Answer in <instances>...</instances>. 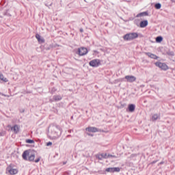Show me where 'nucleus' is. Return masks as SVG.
<instances>
[{
    "label": "nucleus",
    "instance_id": "obj_1",
    "mask_svg": "<svg viewBox=\"0 0 175 175\" xmlns=\"http://www.w3.org/2000/svg\"><path fill=\"white\" fill-rule=\"evenodd\" d=\"M62 132L61 131V129L57 126H52L51 129V137L52 139H58L61 135H62Z\"/></svg>",
    "mask_w": 175,
    "mask_h": 175
},
{
    "label": "nucleus",
    "instance_id": "obj_2",
    "mask_svg": "<svg viewBox=\"0 0 175 175\" xmlns=\"http://www.w3.org/2000/svg\"><path fill=\"white\" fill-rule=\"evenodd\" d=\"M23 159L25 161H34L35 159V153L31 150H26L23 154Z\"/></svg>",
    "mask_w": 175,
    "mask_h": 175
},
{
    "label": "nucleus",
    "instance_id": "obj_3",
    "mask_svg": "<svg viewBox=\"0 0 175 175\" xmlns=\"http://www.w3.org/2000/svg\"><path fill=\"white\" fill-rule=\"evenodd\" d=\"M139 38V34L136 32L129 33L123 36L124 40L126 42H131V40H135V39H137Z\"/></svg>",
    "mask_w": 175,
    "mask_h": 175
},
{
    "label": "nucleus",
    "instance_id": "obj_4",
    "mask_svg": "<svg viewBox=\"0 0 175 175\" xmlns=\"http://www.w3.org/2000/svg\"><path fill=\"white\" fill-rule=\"evenodd\" d=\"M155 65L156 66L161 69V70H167V69H169V66H167V65H166V64L165 63L157 62L155 63Z\"/></svg>",
    "mask_w": 175,
    "mask_h": 175
},
{
    "label": "nucleus",
    "instance_id": "obj_5",
    "mask_svg": "<svg viewBox=\"0 0 175 175\" xmlns=\"http://www.w3.org/2000/svg\"><path fill=\"white\" fill-rule=\"evenodd\" d=\"M89 65L93 68H98L100 65V60L98 59H93L90 62Z\"/></svg>",
    "mask_w": 175,
    "mask_h": 175
},
{
    "label": "nucleus",
    "instance_id": "obj_6",
    "mask_svg": "<svg viewBox=\"0 0 175 175\" xmlns=\"http://www.w3.org/2000/svg\"><path fill=\"white\" fill-rule=\"evenodd\" d=\"M7 173H9L10 174H17L18 173V170L14 167H13L12 165H9L7 167Z\"/></svg>",
    "mask_w": 175,
    "mask_h": 175
},
{
    "label": "nucleus",
    "instance_id": "obj_7",
    "mask_svg": "<svg viewBox=\"0 0 175 175\" xmlns=\"http://www.w3.org/2000/svg\"><path fill=\"white\" fill-rule=\"evenodd\" d=\"M124 79H126L128 83H133V81H136V77L133 75H126Z\"/></svg>",
    "mask_w": 175,
    "mask_h": 175
},
{
    "label": "nucleus",
    "instance_id": "obj_8",
    "mask_svg": "<svg viewBox=\"0 0 175 175\" xmlns=\"http://www.w3.org/2000/svg\"><path fill=\"white\" fill-rule=\"evenodd\" d=\"M87 53H88V50L85 47H81L78 49V54L79 55H85Z\"/></svg>",
    "mask_w": 175,
    "mask_h": 175
},
{
    "label": "nucleus",
    "instance_id": "obj_9",
    "mask_svg": "<svg viewBox=\"0 0 175 175\" xmlns=\"http://www.w3.org/2000/svg\"><path fill=\"white\" fill-rule=\"evenodd\" d=\"M120 170V167H109L106 169V172H108L109 173L118 172Z\"/></svg>",
    "mask_w": 175,
    "mask_h": 175
},
{
    "label": "nucleus",
    "instance_id": "obj_10",
    "mask_svg": "<svg viewBox=\"0 0 175 175\" xmlns=\"http://www.w3.org/2000/svg\"><path fill=\"white\" fill-rule=\"evenodd\" d=\"M146 55H148L149 58H152V59H158V56L157 55L151 53L150 52L145 53Z\"/></svg>",
    "mask_w": 175,
    "mask_h": 175
},
{
    "label": "nucleus",
    "instance_id": "obj_11",
    "mask_svg": "<svg viewBox=\"0 0 175 175\" xmlns=\"http://www.w3.org/2000/svg\"><path fill=\"white\" fill-rule=\"evenodd\" d=\"M85 130L87 132H92L93 133L98 132V129L96 127H88Z\"/></svg>",
    "mask_w": 175,
    "mask_h": 175
},
{
    "label": "nucleus",
    "instance_id": "obj_12",
    "mask_svg": "<svg viewBox=\"0 0 175 175\" xmlns=\"http://www.w3.org/2000/svg\"><path fill=\"white\" fill-rule=\"evenodd\" d=\"M36 38L39 43H44V38L39 34L36 35Z\"/></svg>",
    "mask_w": 175,
    "mask_h": 175
},
{
    "label": "nucleus",
    "instance_id": "obj_13",
    "mask_svg": "<svg viewBox=\"0 0 175 175\" xmlns=\"http://www.w3.org/2000/svg\"><path fill=\"white\" fill-rule=\"evenodd\" d=\"M11 129L15 133H18V132H20V126H18V125H14L13 127H12Z\"/></svg>",
    "mask_w": 175,
    "mask_h": 175
},
{
    "label": "nucleus",
    "instance_id": "obj_14",
    "mask_svg": "<svg viewBox=\"0 0 175 175\" xmlns=\"http://www.w3.org/2000/svg\"><path fill=\"white\" fill-rule=\"evenodd\" d=\"M148 25V21H143L140 23V27L141 28H146Z\"/></svg>",
    "mask_w": 175,
    "mask_h": 175
},
{
    "label": "nucleus",
    "instance_id": "obj_15",
    "mask_svg": "<svg viewBox=\"0 0 175 175\" xmlns=\"http://www.w3.org/2000/svg\"><path fill=\"white\" fill-rule=\"evenodd\" d=\"M0 80L3 81L4 83H8V81H9V79L5 77V76H3V74H1V73H0Z\"/></svg>",
    "mask_w": 175,
    "mask_h": 175
},
{
    "label": "nucleus",
    "instance_id": "obj_16",
    "mask_svg": "<svg viewBox=\"0 0 175 175\" xmlns=\"http://www.w3.org/2000/svg\"><path fill=\"white\" fill-rule=\"evenodd\" d=\"M129 111H131V113H133V111H135V105L133 104L129 105Z\"/></svg>",
    "mask_w": 175,
    "mask_h": 175
},
{
    "label": "nucleus",
    "instance_id": "obj_17",
    "mask_svg": "<svg viewBox=\"0 0 175 175\" xmlns=\"http://www.w3.org/2000/svg\"><path fill=\"white\" fill-rule=\"evenodd\" d=\"M144 16H148V13H147L146 12L139 13L137 15V17H143Z\"/></svg>",
    "mask_w": 175,
    "mask_h": 175
},
{
    "label": "nucleus",
    "instance_id": "obj_18",
    "mask_svg": "<svg viewBox=\"0 0 175 175\" xmlns=\"http://www.w3.org/2000/svg\"><path fill=\"white\" fill-rule=\"evenodd\" d=\"M163 40V38H162V36H158L156 38L157 43H161V42H162Z\"/></svg>",
    "mask_w": 175,
    "mask_h": 175
},
{
    "label": "nucleus",
    "instance_id": "obj_19",
    "mask_svg": "<svg viewBox=\"0 0 175 175\" xmlns=\"http://www.w3.org/2000/svg\"><path fill=\"white\" fill-rule=\"evenodd\" d=\"M158 118H159V115H158V114H154L152 116V121H157V120H158Z\"/></svg>",
    "mask_w": 175,
    "mask_h": 175
},
{
    "label": "nucleus",
    "instance_id": "obj_20",
    "mask_svg": "<svg viewBox=\"0 0 175 175\" xmlns=\"http://www.w3.org/2000/svg\"><path fill=\"white\" fill-rule=\"evenodd\" d=\"M100 157L106 159V158H109L110 157V155L107 154V153H102V154H100Z\"/></svg>",
    "mask_w": 175,
    "mask_h": 175
},
{
    "label": "nucleus",
    "instance_id": "obj_21",
    "mask_svg": "<svg viewBox=\"0 0 175 175\" xmlns=\"http://www.w3.org/2000/svg\"><path fill=\"white\" fill-rule=\"evenodd\" d=\"M154 7L156 9L159 10V9H161V8H162V5H161V3H158L155 4Z\"/></svg>",
    "mask_w": 175,
    "mask_h": 175
},
{
    "label": "nucleus",
    "instance_id": "obj_22",
    "mask_svg": "<svg viewBox=\"0 0 175 175\" xmlns=\"http://www.w3.org/2000/svg\"><path fill=\"white\" fill-rule=\"evenodd\" d=\"M53 98L55 99V100H61V99H62L60 96H53Z\"/></svg>",
    "mask_w": 175,
    "mask_h": 175
},
{
    "label": "nucleus",
    "instance_id": "obj_23",
    "mask_svg": "<svg viewBox=\"0 0 175 175\" xmlns=\"http://www.w3.org/2000/svg\"><path fill=\"white\" fill-rule=\"evenodd\" d=\"M26 143H29V144H32L33 143V140L32 139H27Z\"/></svg>",
    "mask_w": 175,
    "mask_h": 175
},
{
    "label": "nucleus",
    "instance_id": "obj_24",
    "mask_svg": "<svg viewBox=\"0 0 175 175\" xmlns=\"http://www.w3.org/2000/svg\"><path fill=\"white\" fill-rule=\"evenodd\" d=\"M46 146H47V147H49L50 146H53V143L49 142L46 143Z\"/></svg>",
    "mask_w": 175,
    "mask_h": 175
},
{
    "label": "nucleus",
    "instance_id": "obj_25",
    "mask_svg": "<svg viewBox=\"0 0 175 175\" xmlns=\"http://www.w3.org/2000/svg\"><path fill=\"white\" fill-rule=\"evenodd\" d=\"M168 55H172V56H173V55H174V53L172 52V51L169 52V53H168Z\"/></svg>",
    "mask_w": 175,
    "mask_h": 175
},
{
    "label": "nucleus",
    "instance_id": "obj_26",
    "mask_svg": "<svg viewBox=\"0 0 175 175\" xmlns=\"http://www.w3.org/2000/svg\"><path fill=\"white\" fill-rule=\"evenodd\" d=\"M39 161H40V158H38V159L35 160L36 163H38V162H39Z\"/></svg>",
    "mask_w": 175,
    "mask_h": 175
},
{
    "label": "nucleus",
    "instance_id": "obj_27",
    "mask_svg": "<svg viewBox=\"0 0 175 175\" xmlns=\"http://www.w3.org/2000/svg\"><path fill=\"white\" fill-rule=\"evenodd\" d=\"M163 163H165L164 161H161V162L158 164V165L159 166V165H163Z\"/></svg>",
    "mask_w": 175,
    "mask_h": 175
},
{
    "label": "nucleus",
    "instance_id": "obj_28",
    "mask_svg": "<svg viewBox=\"0 0 175 175\" xmlns=\"http://www.w3.org/2000/svg\"><path fill=\"white\" fill-rule=\"evenodd\" d=\"M98 158L99 159H100V160L103 159V157H100V154H99V155L98 156Z\"/></svg>",
    "mask_w": 175,
    "mask_h": 175
},
{
    "label": "nucleus",
    "instance_id": "obj_29",
    "mask_svg": "<svg viewBox=\"0 0 175 175\" xmlns=\"http://www.w3.org/2000/svg\"><path fill=\"white\" fill-rule=\"evenodd\" d=\"M0 95H2L3 96H8V97H9V96H7V95H5V94H2V93H1V92H0Z\"/></svg>",
    "mask_w": 175,
    "mask_h": 175
},
{
    "label": "nucleus",
    "instance_id": "obj_30",
    "mask_svg": "<svg viewBox=\"0 0 175 175\" xmlns=\"http://www.w3.org/2000/svg\"><path fill=\"white\" fill-rule=\"evenodd\" d=\"M154 163H157V161H154L151 163V165H154Z\"/></svg>",
    "mask_w": 175,
    "mask_h": 175
},
{
    "label": "nucleus",
    "instance_id": "obj_31",
    "mask_svg": "<svg viewBox=\"0 0 175 175\" xmlns=\"http://www.w3.org/2000/svg\"><path fill=\"white\" fill-rule=\"evenodd\" d=\"M172 2H174L175 3V0H170Z\"/></svg>",
    "mask_w": 175,
    "mask_h": 175
},
{
    "label": "nucleus",
    "instance_id": "obj_32",
    "mask_svg": "<svg viewBox=\"0 0 175 175\" xmlns=\"http://www.w3.org/2000/svg\"><path fill=\"white\" fill-rule=\"evenodd\" d=\"M83 29H80V32H83Z\"/></svg>",
    "mask_w": 175,
    "mask_h": 175
}]
</instances>
